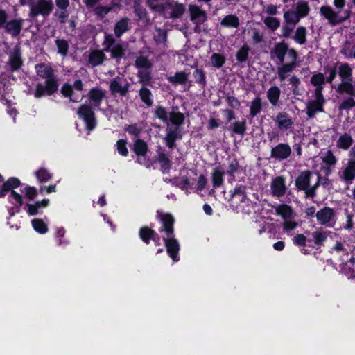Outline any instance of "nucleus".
I'll list each match as a JSON object with an SVG mask.
<instances>
[{"label": "nucleus", "mask_w": 355, "mask_h": 355, "mask_svg": "<svg viewBox=\"0 0 355 355\" xmlns=\"http://www.w3.org/2000/svg\"><path fill=\"white\" fill-rule=\"evenodd\" d=\"M35 70L38 76L45 79V85L38 83L36 86L34 96L36 98H41L44 95H51L58 88V80L53 74L51 67L47 64H39L35 66Z\"/></svg>", "instance_id": "nucleus-1"}, {"label": "nucleus", "mask_w": 355, "mask_h": 355, "mask_svg": "<svg viewBox=\"0 0 355 355\" xmlns=\"http://www.w3.org/2000/svg\"><path fill=\"white\" fill-rule=\"evenodd\" d=\"M160 220L162 221L161 231L166 234L163 239L167 252L174 261H178L180 245L178 240L174 238V218L169 214H164L160 215Z\"/></svg>", "instance_id": "nucleus-2"}, {"label": "nucleus", "mask_w": 355, "mask_h": 355, "mask_svg": "<svg viewBox=\"0 0 355 355\" xmlns=\"http://www.w3.org/2000/svg\"><path fill=\"white\" fill-rule=\"evenodd\" d=\"M245 190L243 185L236 187L230 199V205L237 212L248 214L253 208V203L246 197Z\"/></svg>", "instance_id": "nucleus-3"}, {"label": "nucleus", "mask_w": 355, "mask_h": 355, "mask_svg": "<svg viewBox=\"0 0 355 355\" xmlns=\"http://www.w3.org/2000/svg\"><path fill=\"white\" fill-rule=\"evenodd\" d=\"M286 57L288 60H297V54L294 49H289L286 43H276L271 49L270 58L277 64H282L285 62Z\"/></svg>", "instance_id": "nucleus-4"}, {"label": "nucleus", "mask_w": 355, "mask_h": 355, "mask_svg": "<svg viewBox=\"0 0 355 355\" xmlns=\"http://www.w3.org/2000/svg\"><path fill=\"white\" fill-rule=\"evenodd\" d=\"M20 184L21 182L19 179L11 178L3 183L2 189L0 191V198L4 197L6 193L10 191L9 200L14 204L17 209L22 205L23 200L21 196L13 191V189L19 187Z\"/></svg>", "instance_id": "nucleus-5"}, {"label": "nucleus", "mask_w": 355, "mask_h": 355, "mask_svg": "<svg viewBox=\"0 0 355 355\" xmlns=\"http://www.w3.org/2000/svg\"><path fill=\"white\" fill-rule=\"evenodd\" d=\"M320 12L331 26H336L341 24L349 17V15H343L341 11H336L329 6H322L320 8Z\"/></svg>", "instance_id": "nucleus-6"}, {"label": "nucleus", "mask_w": 355, "mask_h": 355, "mask_svg": "<svg viewBox=\"0 0 355 355\" xmlns=\"http://www.w3.org/2000/svg\"><path fill=\"white\" fill-rule=\"evenodd\" d=\"M103 50L111 53L112 58H119L124 55L123 45L117 42L112 35H106L103 43Z\"/></svg>", "instance_id": "nucleus-7"}, {"label": "nucleus", "mask_w": 355, "mask_h": 355, "mask_svg": "<svg viewBox=\"0 0 355 355\" xmlns=\"http://www.w3.org/2000/svg\"><path fill=\"white\" fill-rule=\"evenodd\" d=\"M83 84L81 80H76L73 87L70 85L64 84L62 87L61 92L64 96L70 97L71 101L78 102L83 96L81 94Z\"/></svg>", "instance_id": "nucleus-8"}, {"label": "nucleus", "mask_w": 355, "mask_h": 355, "mask_svg": "<svg viewBox=\"0 0 355 355\" xmlns=\"http://www.w3.org/2000/svg\"><path fill=\"white\" fill-rule=\"evenodd\" d=\"M53 10V3L51 0H38L31 6L30 15L35 17L39 15L43 16L49 15Z\"/></svg>", "instance_id": "nucleus-9"}, {"label": "nucleus", "mask_w": 355, "mask_h": 355, "mask_svg": "<svg viewBox=\"0 0 355 355\" xmlns=\"http://www.w3.org/2000/svg\"><path fill=\"white\" fill-rule=\"evenodd\" d=\"M316 218L321 225L332 227L336 223L335 211L333 209L325 207L316 213Z\"/></svg>", "instance_id": "nucleus-10"}, {"label": "nucleus", "mask_w": 355, "mask_h": 355, "mask_svg": "<svg viewBox=\"0 0 355 355\" xmlns=\"http://www.w3.org/2000/svg\"><path fill=\"white\" fill-rule=\"evenodd\" d=\"M188 11L190 20L196 26L202 24L207 19L206 11L196 4H189Z\"/></svg>", "instance_id": "nucleus-11"}, {"label": "nucleus", "mask_w": 355, "mask_h": 355, "mask_svg": "<svg viewBox=\"0 0 355 355\" xmlns=\"http://www.w3.org/2000/svg\"><path fill=\"white\" fill-rule=\"evenodd\" d=\"M78 115L81 118L85 123L87 128L89 130H93L96 124L94 113L92 107L89 105H82L78 112Z\"/></svg>", "instance_id": "nucleus-12"}, {"label": "nucleus", "mask_w": 355, "mask_h": 355, "mask_svg": "<svg viewBox=\"0 0 355 355\" xmlns=\"http://www.w3.org/2000/svg\"><path fill=\"white\" fill-rule=\"evenodd\" d=\"M129 83L124 78L116 77L110 84V89L113 95L123 96L128 92Z\"/></svg>", "instance_id": "nucleus-13"}, {"label": "nucleus", "mask_w": 355, "mask_h": 355, "mask_svg": "<svg viewBox=\"0 0 355 355\" xmlns=\"http://www.w3.org/2000/svg\"><path fill=\"white\" fill-rule=\"evenodd\" d=\"M324 98L322 94L318 96L314 95V99L308 102L306 105V114L310 118H313L318 112L323 111V104Z\"/></svg>", "instance_id": "nucleus-14"}, {"label": "nucleus", "mask_w": 355, "mask_h": 355, "mask_svg": "<svg viewBox=\"0 0 355 355\" xmlns=\"http://www.w3.org/2000/svg\"><path fill=\"white\" fill-rule=\"evenodd\" d=\"M291 154V148L287 144H279L271 149V157L279 160L287 159Z\"/></svg>", "instance_id": "nucleus-15"}, {"label": "nucleus", "mask_w": 355, "mask_h": 355, "mask_svg": "<svg viewBox=\"0 0 355 355\" xmlns=\"http://www.w3.org/2000/svg\"><path fill=\"white\" fill-rule=\"evenodd\" d=\"M275 122L281 130L291 129L294 123L292 117L286 112H279L275 118Z\"/></svg>", "instance_id": "nucleus-16"}, {"label": "nucleus", "mask_w": 355, "mask_h": 355, "mask_svg": "<svg viewBox=\"0 0 355 355\" xmlns=\"http://www.w3.org/2000/svg\"><path fill=\"white\" fill-rule=\"evenodd\" d=\"M23 60L21 56V52L18 46H15L9 53V60L8 64L11 71L18 70L22 65Z\"/></svg>", "instance_id": "nucleus-17"}, {"label": "nucleus", "mask_w": 355, "mask_h": 355, "mask_svg": "<svg viewBox=\"0 0 355 355\" xmlns=\"http://www.w3.org/2000/svg\"><path fill=\"white\" fill-rule=\"evenodd\" d=\"M280 65L277 69V73L279 80L284 81L287 78L288 74L296 68L297 60H291L287 63L284 62Z\"/></svg>", "instance_id": "nucleus-18"}, {"label": "nucleus", "mask_w": 355, "mask_h": 355, "mask_svg": "<svg viewBox=\"0 0 355 355\" xmlns=\"http://www.w3.org/2000/svg\"><path fill=\"white\" fill-rule=\"evenodd\" d=\"M339 177L345 182H350L355 178V162L347 161L346 166L339 173Z\"/></svg>", "instance_id": "nucleus-19"}, {"label": "nucleus", "mask_w": 355, "mask_h": 355, "mask_svg": "<svg viewBox=\"0 0 355 355\" xmlns=\"http://www.w3.org/2000/svg\"><path fill=\"white\" fill-rule=\"evenodd\" d=\"M271 191L275 196H282L286 192L285 181L282 177L275 178L271 182Z\"/></svg>", "instance_id": "nucleus-20"}, {"label": "nucleus", "mask_w": 355, "mask_h": 355, "mask_svg": "<svg viewBox=\"0 0 355 355\" xmlns=\"http://www.w3.org/2000/svg\"><path fill=\"white\" fill-rule=\"evenodd\" d=\"M23 20L21 19H12L5 24V29L7 33L12 36L18 35L21 30Z\"/></svg>", "instance_id": "nucleus-21"}, {"label": "nucleus", "mask_w": 355, "mask_h": 355, "mask_svg": "<svg viewBox=\"0 0 355 355\" xmlns=\"http://www.w3.org/2000/svg\"><path fill=\"white\" fill-rule=\"evenodd\" d=\"M325 78L323 73H318L313 74L311 78V84L315 87L314 90V95H317L318 96H320L322 94L323 86L324 85Z\"/></svg>", "instance_id": "nucleus-22"}, {"label": "nucleus", "mask_w": 355, "mask_h": 355, "mask_svg": "<svg viewBox=\"0 0 355 355\" xmlns=\"http://www.w3.org/2000/svg\"><path fill=\"white\" fill-rule=\"evenodd\" d=\"M338 75L341 83L352 81V69L347 63H342L339 65Z\"/></svg>", "instance_id": "nucleus-23"}, {"label": "nucleus", "mask_w": 355, "mask_h": 355, "mask_svg": "<svg viewBox=\"0 0 355 355\" xmlns=\"http://www.w3.org/2000/svg\"><path fill=\"white\" fill-rule=\"evenodd\" d=\"M166 8L170 9V17L173 19L180 18L186 11L184 5L179 3H168Z\"/></svg>", "instance_id": "nucleus-24"}, {"label": "nucleus", "mask_w": 355, "mask_h": 355, "mask_svg": "<svg viewBox=\"0 0 355 355\" xmlns=\"http://www.w3.org/2000/svg\"><path fill=\"white\" fill-rule=\"evenodd\" d=\"M353 138L348 133L341 135L336 141V147L347 150L353 144Z\"/></svg>", "instance_id": "nucleus-25"}, {"label": "nucleus", "mask_w": 355, "mask_h": 355, "mask_svg": "<svg viewBox=\"0 0 355 355\" xmlns=\"http://www.w3.org/2000/svg\"><path fill=\"white\" fill-rule=\"evenodd\" d=\"M105 92L99 88H93L89 93V98L95 106H98L104 98Z\"/></svg>", "instance_id": "nucleus-26"}, {"label": "nucleus", "mask_w": 355, "mask_h": 355, "mask_svg": "<svg viewBox=\"0 0 355 355\" xmlns=\"http://www.w3.org/2000/svg\"><path fill=\"white\" fill-rule=\"evenodd\" d=\"M311 172L305 171L301 173V174L296 179L295 183L297 187L300 189L305 190L308 188L310 182Z\"/></svg>", "instance_id": "nucleus-27"}, {"label": "nucleus", "mask_w": 355, "mask_h": 355, "mask_svg": "<svg viewBox=\"0 0 355 355\" xmlns=\"http://www.w3.org/2000/svg\"><path fill=\"white\" fill-rule=\"evenodd\" d=\"M129 22V19L123 18L116 23L114 28L116 37H120L124 33H125L128 30Z\"/></svg>", "instance_id": "nucleus-28"}, {"label": "nucleus", "mask_w": 355, "mask_h": 355, "mask_svg": "<svg viewBox=\"0 0 355 355\" xmlns=\"http://www.w3.org/2000/svg\"><path fill=\"white\" fill-rule=\"evenodd\" d=\"M178 129L176 128H168L166 129V135L164 138V140L166 141V145L170 148H172L175 146V142L178 138Z\"/></svg>", "instance_id": "nucleus-29"}, {"label": "nucleus", "mask_w": 355, "mask_h": 355, "mask_svg": "<svg viewBox=\"0 0 355 355\" xmlns=\"http://www.w3.org/2000/svg\"><path fill=\"white\" fill-rule=\"evenodd\" d=\"M273 208L275 214L282 216L284 220L290 219L293 214L291 208L286 205H278Z\"/></svg>", "instance_id": "nucleus-30"}, {"label": "nucleus", "mask_w": 355, "mask_h": 355, "mask_svg": "<svg viewBox=\"0 0 355 355\" xmlns=\"http://www.w3.org/2000/svg\"><path fill=\"white\" fill-rule=\"evenodd\" d=\"M280 94L281 90L277 86H272L267 91V98L272 105L276 106L278 104Z\"/></svg>", "instance_id": "nucleus-31"}, {"label": "nucleus", "mask_w": 355, "mask_h": 355, "mask_svg": "<svg viewBox=\"0 0 355 355\" xmlns=\"http://www.w3.org/2000/svg\"><path fill=\"white\" fill-rule=\"evenodd\" d=\"M289 83L291 85V91L295 96H301L303 93V87L301 86V82L299 78L293 76L289 78Z\"/></svg>", "instance_id": "nucleus-32"}, {"label": "nucleus", "mask_w": 355, "mask_h": 355, "mask_svg": "<svg viewBox=\"0 0 355 355\" xmlns=\"http://www.w3.org/2000/svg\"><path fill=\"white\" fill-rule=\"evenodd\" d=\"M167 79L173 85H182L187 81L188 74L184 71H180L173 76H168Z\"/></svg>", "instance_id": "nucleus-33"}, {"label": "nucleus", "mask_w": 355, "mask_h": 355, "mask_svg": "<svg viewBox=\"0 0 355 355\" xmlns=\"http://www.w3.org/2000/svg\"><path fill=\"white\" fill-rule=\"evenodd\" d=\"M148 6L154 11L162 12L166 9L168 3L163 0H146Z\"/></svg>", "instance_id": "nucleus-34"}, {"label": "nucleus", "mask_w": 355, "mask_h": 355, "mask_svg": "<svg viewBox=\"0 0 355 355\" xmlns=\"http://www.w3.org/2000/svg\"><path fill=\"white\" fill-rule=\"evenodd\" d=\"M320 158L325 164L329 166H335L337 163L336 157L330 150H327V151L322 153L321 154Z\"/></svg>", "instance_id": "nucleus-35"}, {"label": "nucleus", "mask_w": 355, "mask_h": 355, "mask_svg": "<svg viewBox=\"0 0 355 355\" xmlns=\"http://www.w3.org/2000/svg\"><path fill=\"white\" fill-rule=\"evenodd\" d=\"M330 232L317 230L312 233L313 241L315 245H322L327 239Z\"/></svg>", "instance_id": "nucleus-36"}, {"label": "nucleus", "mask_w": 355, "mask_h": 355, "mask_svg": "<svg viewBox=\"0 0 355 355\" xmlns=\"http://www.w3.org/2000/svg\"><path fill=\"white\" fill-rule=\"evenodd\" d=\"M105 59V55L103 51H94L89 55V62L93 66L101 64Z\"/></svg>", "instance_id": "nucleus-37"}, {"label": "nucleus", "mask_w": 355, "mask_h": 355, "mask_svg": "<svg viewBox=\"0 0 355 355\" xmlns=\"http://www.w3.org/2000/svg\"><path fill=\"white\" fill-rule=\"evenodd\" d=\"M221 25L225 27L236 28L239 25V21L236 16L229 15L223 19Z\"/></svg>", "instance_id": "nucleus-38"}, {"label": "nucleus", "mask_w": 355, "mask_h": 355, "mask_svg": "<svg viewBox=\"0 0 355 355\" xmlns=\"http://www.w3.org/2000/svg\"><path fill=\"white\" fill-rule=\"evenodd\" d=\"M310 11V8L309 4L306 1H300L296 4V13L299 15L300 18L304 17L308 15Z\"/></svg>", "instance_id": "nucleus-39"}, {"label": "nucleus", "mask_w": 355, "mask_h": 355, "mask_svg": "<svg viewBox=\"0 0 355 355\" xmlns=\"http://www.w3.org/2000/svg\"><path fill=\"white\" fill-rule=\"evenodd\" d=\"M262 108L261 99L259 97L255 98L250 103V113L252 116H257L260 113Z\"/></svg>", "instance_id": "nucleus-40"}, {"label": "nucleus", "mask_w": 355, "mask_h": 355, "mask_svg": "<svg viewBox=\"0 0 355 355\" xmlns=\"http://www.w3.org/2000/svg\"><path fill=\"white\" fill-rule=\"evenodd\" d=\"M284 17L287 24L294 26L300 21V17L295 11L288 10L284 14Z\"/></svg>", "instance_id": "nucleus-41"}, {"label": "nucleus", "mask_w": 355, "mask_h": 355, "mask_svg": "<svg viewBox=\"0 0 355 355\" xmlns=\"http://www.w3.org/2000/svg\"><path fill=\"white\" fill-rule=\"evenodd\" d=\"M224 173L218 168L214 169L211 175L214 187H218L223 184Z\"/></svg>", "instance_id": "nucleus-42"}, {"label": "nucleus", "mask_w": 355, "mask_h": 355, "mask_svg": "<svg viewBox=\"0 0 355 355\" xmlns=\"http://www.w3.org/2000/svg\"><path fill=\"white\" fill-rule=\"evenodd\" d=\"M34 230L40 234H45L48 231L46 224L42 219H33L31 221Z\"/></svg>", "instance_id": "nucleus-43"}, {"label": "nucleus", "mask_w": 355, "mask_h": 355, "mask_svg": "<svg viewBox=\"0 0 355 355\" xmlns=\"http://www.w3.org/2000/svg\"><path fill=\"white\" fill-rule=\"evenodd\" d=\"M55 44L58 48V53L62 56H66L68 53L69 43L65 40L57 39L55 40Z\"/></svg>", "instance_id": "nucleus-44"}, {"label": "nucleus", "mask_w": 355, "mask_h": 355, "mask_svg": "<svg viewBox=\"0 0 355 355\" xmlns=\"http://www.w3.org/2000/svg\"><path fill=\"white\" fill-rule=\"evenodd\" d=\"M306 29L303 26L297 28L294 40L300 44H304L306 42Z\"/></svg>", "instance_id": "nucleus-45"}, {"label": "nucleus", "mask_w": 355, "mask_h": 355, "mask_svg": "<svg viewBox=\"0 0 355 355\" xmlns=\"http://www.w3.org/2000/svg\"><path fill=\"white\" fill-rule=\"evenodd\" d=\"M184 120V115L179 112L172 111L169 114L168 121H170L173 125H180L183 123Z\"/></svg>", "instance_id": "nucleus-46"}, {"label": "nucleus", "mask_w": 355, "mask_h": 355, "mask_svg": "<svg viewBox=\"0 0 355 355\" xmlns=\"http://www.w3.org/2000/svg\"><path fill=\"white\" fill-rule=\"evenodd\" d=\"M154 114L159 119L168 124L169 114L163 107L159 106L155 109Z\"/></svg>", "instance_id": "nucleus-47"}, {"label": "nucleus", "mask_w": 355, "mask_h": 355, "mask_svg": "<svg viewBox=\"0 0 355 355\" xmlns=\"http://www.w3.org/2000/svg\"><path fill=\"white\" fill-rule=\"evenodd\" d=\"M134 151L137 155H145L147 151L146 144L141 139L137 140L134 145Z\"/></svg>", "instance_id": "nucleus-48"}, {"label": "nucleus", "mask_w": 355, "mask_h": 355, "mask_svg": "<svg viewBox=\"0 0 355 355\" xmlns=\"http://www.w3.org/2000/svg\"><path fill=\"white\" fill-rule=\"evenodd\" d=\"M135 65L140 69H150L152 67L151 62L144 56H139L136 59Z\"/></svg>", "instance_id": "nucleus-49"}, {"label": "nucleus", "mask_w": 355, "mask_h": 355, "mask_svg": "<svg viewBox=\"0 0 355 355\" xmlns=\"http://www.w3.org/2000/svg\"><path fill=\"white\" fill-rule=\"evenodd\" d=\"M232 129L234 133L243 135L246 131L245 121L234 122L232 124Z\"/></svg>", "instance_id": "nucleus-50"}, {"label": "nucleus", "mask_w": 355, "mask_h": 355, "mask_svg": "<svg viewBox=\"0 0 355 355\" xmlns=\"http://www.w3.org/2000/svg\"><path fill=\"white\" fill-rule=\"evenodd\" d=\"M138 76L140 83H141L144 86L148 85L151 79L150 73L148 69H140L138 72Z\"/></svg>", "instance_id": "nucleus-51"}, {"label": "nucleus", "mask_w": 355, "mask_h": 355, "mask_svg": "<svg viewBox=\"0 0 355 355\" xmlns=\"http://www.w3.org/2000/svg\"><path fill=\"white\" fill-rule=\"evenodd\" d=\"M140 97L144 103L148 105H152V100L150 98L151 93L148 89L144 86L139 91Z\"/></svg>", "instance_id": "nucleus-52"}, {"label": "nucleus", "mask_w": 355, "mask_h": 355, "mask_svg": "<svg viewBox=\"0 0 355 355\" xmlns=\"http://www.w3.org/2000/svg\"><path fill=\"white\" fill-rule=\"evenodd\" d=\"M225 57L218 53H214L211 57V62L214 67L220 68L225 63Z\"/></svg>", "instance_id": "nucleus-53"}, {"label": "nucleus", "mask_w": 355, "mask_h": 355, "mask_svg": "<svg viewBox=\"0 0 355 355\" xmlns=\"http://www.w3.org/2000/svg\"><path fill=\"white\" fill-rule=\"evenodd\" d=\"M40 182H46L51 178V175L45 169H40L35 173Z\"/></svg>", "instance_id": "nucleus-54"}, {"label": "nucleus", "mask_w": 355, "mask_h": 355, "mask_svg": "<svg viewBox=\"0 0 355 355\" xmlns=\"http://www.w3.org/2000/svg\"><path fill=\"white\" fill-rule=\"evenodd\" d=\"M249 48L246 46H242L236 53L238 61L243 62L247 60L248 56Z\"/></svg>", "instance_id": "nucleus-55"}, {"label": "nucleus", "mask_w": 355, "mask_h": 355, "mask_svg": "<svg viewBox=\"0 0 355 355\" xmlns=\"http://www.w3.org/2000/svg\"><path fill=\"white\" fill-rule=\"evenodd\" d=\"M341 53L346 58H355V45L346 44L341 50Z\"/></svg>", "instance_id": "nucleus-56"}, {"label": "nucleus", "mask_w": 355, "mask_h": 355, "mask_svg": "<svg viewBox=\"0 0 355 355\" xmlns=\"http://www.w3.org/2000/svg\"><path fill=\"white\" fill-rule=\"evenodd\" d=\"M193 76L197 83L202 85L206 83L205 73L202 69H196L193 72Z\"/></svg>", "instance_id": "nucleus-57"}, {"label": "nucleus", "mask_w": 355, "mask_h": 355, "mask_svg": "<svg viewBox=\"0 0 355 355\" xmlns=\"http://www.w3.org/2000/svg\"><path fill=\"white\" fill-rule=\"evenodd\" d=\"M153 231L148 227H142L139 231L141 239L146 243H148L150 238L152 236Z\"/></svg>", "instance_id": "nucleus-58"}, {"label": "nucleus", "mask_w": 355, "mask_h": 355, "mask_svg": "<svg viewBox=\"0 0 355 355\" xmlns=\"http://www.w3.org/2000/svg\"><path fill=\"white\" fill-rule=\"evenodd\" d=\"M116 147L118 153L123 155V156H127L128 154V150L126 147V141L123 139H120L116 143Z\"/></svg>", "instance_id": "nucleus-59"}, {"label": "nucleus", "mask_w": 355, "mask_h": 355, "mask_svg": "<svg viewBox=\"0 0 355 355\" xmlns=\"http://www.w3.org/2000/svg\"><path fill=\"white\" fill-rule=\"evenodd\" d=\"M354 107L355 99L353 97H349L340 103L339 108L341 110H347Z\"/></svg>", "instance_id": "nucleus-60"}, {"label": "nucleus", "mask_w": 355, "mask_h": 355, "mask_svg": "<svg viewBox=\"0 0 355 355\" xmlns=\"http://www.w3.org/2000/svg\"><path fill=\"white\" fill-rule=\"evenodd\" d=\"M264 24L272 30L277 29L279 26V21L276 18L271 17L266 18L264 20Z\"/></svg>", "instance_id": "nucleus-61"}, {"label": "nucleus", "mask_w": 355, "mask_h": 355, "mask_svg": "<svg viewBox=\"0 0 355 355\" xmlns=\"http://www.w3.org/2000/svg\"><path fill=\"white\" fill-rule=\"evenodd\" d=\"M111 10V7L110 6H98L94 9V12L96 15L99 16L100 17H104Z\"/></svg>", "instance_id": "nucleus-62"}, {"label": "nucleus", "mask_w": 355, "mask_h": 355, "mask_svg": "<svg viewBox=\"0 0 355 355\" xmlns=\"http://www.w3.org/2000/svg\"><path fill=\"white\" fill-rule=\"evenodd\" d=\"M135 12L137 15V16L139 17V18L141 20H142L144 22H145L146 24L150 23V19L146 16V11L145 9L139 8V7H136Z\"/></svg>", "instance_id": "nucleus-63"}, {"label": "nucleus", "mask_w": 355, "mask_h": 355, "mask_svg": "<svg viewBox=\"0 0 355 355\" xmlns=\"http://www.w3.org/2000/svg\"><path fill=\"white\" fill-rule=\"evenodd\" d=\"M331 250L338 253L348 254V250L345 247L344 244L340 241H336Z\"/></svg>", "instance_id": "nucleus-64"}]
</instances>
